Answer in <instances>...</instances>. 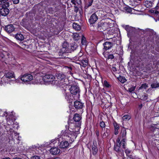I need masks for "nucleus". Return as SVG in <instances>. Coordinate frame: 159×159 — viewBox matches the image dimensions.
<instances>
[{
  "label": "nucleus",
  "mask_w": 159,
  "mask_h": 159,
  "mask_svg": "<svg viewBox=\"0 0 159 159\" xmlns=\"http://www.w3.org/2000/svg\"><path fill=\"white\" fill-rule=\"evenodd\" d=\"M71 121L72 120L69 121L68 126H66V128H68V129L61 131L62 137L66 139L69 140L70 143H71L74 141V139L77 136L76 132H78L80 129L79 127L78 126H75V123Z\"/></svg>",
  "instance_id": "1"
},
{
  "label": "nucleus",
  "mask_w": 159,
  "mask_h": 159,
  "mask_svg": "<svg viewBox=\"0 0 159 159\" xmlns=\"http://www.w3.org/2000/svg\"><path fill=\"white\" fill-rule=\"evenodd\" d=\"M15 122V120L7 118V123L8 126L6 127V129L10 133V136L9 137L10 141H12L14 143L15 139L16 138L17 141L16 143H19V137L18 136L19 134L15 132L14 129H15L16 125V128L18 129V125H17V123L16 122Z\"/></svg>",
  "instance_id": "2"
},
{
  "label": "nucleus",
  "mask_w": 159,
  "mask_h": 159,
  "mask_svg": "<svg viewBox=\"0 0 159 159\" xmlns=\"http://www.w3.org/2000/svg\"><path fill=\"white\" fill-rule=\"evenodd\" d=\"M8 0H2L0 1V15L2 16H7L9 12V9L7 8L9 6Z\"/></svg>",
  "instance_id": "3"
},
{
  "label": "nucleus",
  "mask_w": 159,
  "mask_h": 159,
  "mask_svg": "<svg viewBox=\"0 0 159 159\" xmlns=\"http://www.w3.org/2000/svg\"><path fill=\"white\" fill-rule=\"evenodd\" d=\"M63 47L62 48V52H60L59 53L60 56L61 54L60 58H67V53L71 52H73V50L71 48H70V46L66 42H65L63 43Z\"/></svg>",
  "instance_id": "4"
},
{
  "label": "nucleus",
  "mask_w": 159,
  "mask_h": 159,
  "mask_svg": "<svg viewBox=\"0 0 159 159\" xmlns=\"http://www.w3.org/2000/svg\"><path fill=\"white\" fill-rule=\"evenodd\" d=\"M56 78L52 75H46L43 77L44 83L46 85L51 84L53 85L57 84L58 81H55Z\"/></svg>",
  "instance_id": "5"
},
{
  "label": "nucleus",
  "mask_w": 159,
  "mask_h": 159,
  "mask_svg": "<svg viewBox=\"0 0 159 159\" xmlns=\"http://www.w3.org/2000/svg\"><path fill=\"white\" fill-rule=\"evenodd\" d=\"M55 78H56L55 81H57L58 82L57 84L55 85L58 86H61L63 87V85L66 84L65 81V75L62 73H57Z\"/></svg>",
  "instance_id": "6"
},
{
  "label": "nucleus",
  "mask_w": 159,
  "mask_h": 159,
  "mask_svg": "<svg viewBox=\"0 0 159 159\" xmlns=\"http://www.w3.org/2000/svg\"><path fill=\"white\" fill-rule=\"evenodd\" d=\"M71 93L74 96V97L76 99L79 98L80 97V89L79 87L75 85L72 86L70 89Z\"/></svg>",
  "instance_id": "7"
},
{
  "label": "nucleus",
  "mask_w": 159,
  "mask_h": 159,
  "mask_svg": "<svg viewBox=\"0 0 159 159\" xmlns=\"http://www.w3.org/2000/svg\"><path fill=\"white\" fill-rule=\"evenodd\" d=\"M20 79L21 80L23 83L29 84L30 81L33 80V77L30 74H25L20 76Z\"/></svg>",
  "instance_id": "8"
},
{
  "label": "nucleus",
  "mask_w": 159,
  "mask_h": 159,
  "mask_svg": "<svg viewBox=\"0 0 159 159\" xmlns=\"http://www.w3.org/2000/svg\"><path fill=\"white\" fill-rule=\"evenodd\" d=\"M63 139L66 140L64 137H62V133H61L60 134L58 135L57 138L52 140L50 141V142H49L48 143H47V144H46V145H47L48 144L51 143H52L53 144H55L57 142V141H58V143H60L61 140Z\"/></svg>",
  "instance_id": "9"
},
{
  "label": "nucleus",
  "mask_w": 159,
  "mask_h": 159,
  "mask_svg": "<svg viewBox=\"0 0 159 159\" xmlns=\"http://www.w3.org/2000/svg\"><path fill=\"white\" fill-rule=\"evenodd\" d=\"M123 27L128 32V35L129 34L133 33L135 32V29L129 25H123Z\"/></svg>",
  "instance_id": "10"
},
{
  "label": "nucleus",
  "mask_w": 159,
  "mask_h": 159,
  "mask_svg": "<svg viewBox=\"0 0 159 159\" xmlns=\"http://www.w3.org/2000/svg\"><path fill=\"white\" fill-rule=\"evenodd\" d=\"M61 140L60 142V144L59 145V147L61 148H67L69 145L68 142L66 140Z\"/></svg>",
  "instance_id": "11"
},
{
  "label": "nucleus",
  "mask_w": 159,
  "mask_h": 159,
  "mask_svg": "<svg viewBox=\"0 0 159 159\" xmlns=\"http://www.w3.org/2000/svg\"><path fill=\"white\" fill-rule=\"evenodd\" d=\"M98 17L96 13L93 14L89 20V21L90 24L94 23L98 20Z\"/></svg>",
  "instance_id": "12"
},
{
  "label": "nucleus",
  "mask_w": 159,
  "mask_h": 159,
  "mask_svg": "<svg viewBox=\"0 0 159 159\" xmlns=\"http://www.w3.org/2000/svg\"><path fill=\"white\" fill-rule=\"evenodd\" d=\"M104 48L106 50H108L111 49L113 45V43L110 41H106L103 44Z\"/></svg>",
  "instance_id": "13"
},
{
  "label": "nucleus",
  "mask_w": 159,
  "mask_h": 159,
  "mask_svg": "<svg viewBox=\"0 0 159 159\" xmlns=\"http://www.w3.org/2000/svg\"><path fill=\"white\" fill-rule=\"evenodd\" d=\"M60 152V150L57 147H53L50 150V152L53 155H56L59 154Z\"/></svg>",
  "instance_id": "14"
},
{
  "label": "nucleus",
  "mask_w": 159,
  "mask_h": 159,
  "mask_svg": "<svg viewBox=\"0 0 159 159\" xmlns=\"http://www.w3.org/2000/svg\"><path fill=\"white\" fill-rule=\"evenodd\" d=\"M117 144L114 147V150L117 152H121L120 141V139L118 138L116 140Z\"/></svg>",
  "instance_id": "15"
},
{
  "label": "nucleus",
  "mask_w": 159,
  "mask_h": 159,
  "mask_svg": "<svg viewBox=\"0 0 159 159\" xmlns=\"http://www.w3.org/2000/svg\"><path fill=\"white\" fill-rule=\"evenodd\" d=\"M5 30L8 33H10L15 30V28L12 25H9L6 26Z\"/></svg>",
  "instance_id": "16"
},
{
  "label": "nucleus",
  "mask_w": 159,
  "mask_h": 159,
  "mask_svg": "<svg viewBox=\"0 0 159 159\" xmlns=\"http://www.w3.org/2000/svg\"><path fill=\"white\" fill-rule=\"evenodd\" d=\"M74 106L76 109H81L83 107V104L79 101H76L74 102Z\"/></svg>",
  "instance_id": "17"
},
{
  "label": "nucleus",
  "mask_w": 159,
  "mask_h": 159,
  "mask_svg": "<svg viewBox=\"0 0 159 159\" xmlns=\"http://www.w3.org/2000/svg\"><path fill=\"white\" fill-rule=\"evenodd\" d=\"M97 144L96 143L93 142V145L92 147V153L93 155H95L97 153L98 149L97 147Z\"/></svg>",
  "instance_id": "18"
},
{
  "label": "nucleus",
  "mask_w": 159,
  "mask_h": 159,
  "mask_svg": "<svg viewBox=\"0 0 159 159\" xmlns=\"http://www.w3.org/2000/svg\"><path fill=\"white\" fill-rule=\"evenodd\" d=\"M4 77L8 79L13 78L15 77L14 74L12 71L8 72L5 73Z\"/></svg>",
  "instance_id": "19"
},
{
  "label": "nucleus",
  "mask_w": 159,
  "mask_h": 159,
  "mask_svg": "<svg viewBox=\"0 0 159 159\" xmlns=\"http://www.w3.org/2000/svg\"><path fill=\"white\" fill-rule=\"evenodd\" d=\"M80 62L78 63L81 66L85 67L88 64V61L87 59H81V60L79 61Z\"/></svg>",
  "instance_id": "20"
},
{
  "label": "nucleus",
  "mask_w": 159,
  "mask_h": 159,
  "mask_svg": "<svg viewBox=\"0 0 159 159\" xmlns=\"http://www.w3.org/2000/svg\"><path fill=\"white\" fill-rule=\"evenodd\" d=\"M82 35L81 33H74L73 34L72 37L73 39L76 40L79 39L80 37L82 36Z\"/></svg>",
  "instance_id": "21"
},
{
  "label": "nucleus",
  "mask_w": 159,
  "mask_h": 159,
  "mask_svg": "<svg viewBox=\"0 0 159 159\" xmlns=\"http://www.w3.org/2000/svg\"><path fill=\"white\" fill-rule=\"evenodd\" d=\"M15 38L17 40L22 41L24 40V37L22 34L20 33H17L15 35Z\"/></svg>",
  "instance_id": "22"
},
{
  "label": "nucleus",
  "mask_w": 159,
  "mask_h": 159,
  "mask_svg": "<svg viewBox=\"0 0 159 159\" xmlns=\"http://www.w3.org/2000/svg\"><path fill=\"white\" fill-rule=\"evenodd\" d=\"M144 3L145 6L147 8L152 7L153 2L151 1L147 0L145 1Z\"/></svg>",
  "instance_id": "23"
},
{
  "label": "nucleus",
  "mask_w": 159,
  "mask_h": 159,
  "mask_svg": "<svg viewBox=\"0 0 159 159\" xmlns=\"http://www.w3.org/2000/svg\"><path fill=\"white\" fill-rule=\"evenodd\" d=\"M126 132L125 130L123 129L121 130V132L120 134V139H126Z\"/></svg>",
  "instance_id": "24"
},
{
  "label": "nucleus",
  "mask_w": 159,
  "mask_h": 159,
  "mask_svg": "<svg viewBox=\"0 0 159 159\" xmlns=\"http://www.w3.org/2000/svg\"><path fill=\"white\" fill-rule=\"evenodd\" d=\"M73 119L74 121L76 122H79L81 119V118L79 114H76L74 116Z\"/></svg>",
  "instance_id": "25"
},
{
  "label": "nucleus",
  "mask_w": 159,
  "mask_h": 159,
  "mask_svg": "<svg viewBox=\"0 0 159 159\" xmlns=\"http://www.w3.org/2000/svg\"><path fill=\"white\" fill-rule=\"evenodd\" d=\"M126 140L125 138L121 140V141L120 142L121 143V147L123 148L124 149L125 148V146L126 144Z\"/></svg>",
  "instance_id": "26"
},
{
  "label": "nucleus",
  "mask_w": 159,
  "mask_h": 159,
  "mask_svg": "<svg viewBox=\"0 0 159 159\" xmlns=\"http://www.w3.org/2000/svg\"><path fill=\"white\" fill-rule=\"evenodd\" d=\"M65 98L67 100L70 102V99H72L73 97H71L69 93H66L65 94Z\"/></svg>",
  "instance_id": "27"
},
{
  "label": "nucleus",
  "mask_w": 159,
  "mask_h": 159,
  "mask_svg": "<svg viewBox=\"0 0 159 159\" xmlns=\"http://www.w3.org/2000/svg\"><path fill=\"white\" fill-rule=\"evenodd\" d=\"M5 53L6 54V55L8 57V61H12L13 60H14V58L13 57L11 54L7 52H5Z\"/></svg>",
  "instance_id": "28"
},
{
  "label": "nucleus",
  "mask_w": 159,
  "mask_h": 159,
  "mask_svg": "<svg viewBox=\"0 0 159 159\" xmlns=\"http://www.w3.org/2000/svg\"><path fill=\"white\" fill-rule=\"evenodd\" d=\"M20 80V79H15V80H9L8 82V83L10 84H14L15 83H18L19 82V81Z\"/></svg>",
  "instance_id": "29"
},
{
  "label": "nucleus",
  "mask_w": 159,
  "mask_h": 159,
  "mask_svg": "<svg viewBox=\"0 0 159 159\" xmlns=\"http://www.w3.org/2000/svg\"><path fill=\"white\" fill-rule=\"evenodd\" d=\"M73 27L75 30L79 31L80 30V26L76 23H74L73 24Z\"/></svg>",
  "instance_id": "30"
},
{
  "label": "nucleus",
  "mask_w": 159,
  "mask_h": 159,
  "mask_svg": "<svg viewBox=\"0 0 159 159\" xmlns=\"http://www.w3.org/2000/svg\"><path fill=\"white\" fill-rule=\"evenodd\" d=\"M148 87V86L147 84H142L141 86L138 89V90L142 91L144 89H146Z\"/></svg>",
  "instance_id": "31"
},
{
  "label": "nucleus",
  "mask_w": 159,
  "mask_h": 159,
  "mask_svg": "<svg viewBox=\"0 0 159 159\" xmlns=\"http://www.w3.org/2000/svg\"><path fill=\"white\" fill-rule=\"evenodd\" d=\"M83 55V53L80 51V52L79 53L78 55L76 56L75 57L76 58L75 59H78V60L79 61H80L81 60V59H82V57Z\"/></svg>",
  "instance_id": "32"
},
{
  "label": "nucleus",
  "mask_w": 159,
  "mask_h": 159,
  "mask_svg": "<svg viewBox=\"0 0 159 159\" xmlns=\"http://www.w3.org/2000/svg\"><path fill=\"white\" fill-rule=\"evenodd\" d=\"M102 84L104 87L105 88H109L111 87V85L106 80L102 82Z\"/></svg>",
  "instance_id": "33"
},
{
  "label": "nucleus",
  "mask_w": 159,
  "mask_h": 159,
  "mask_svg": "<svg viewBox=\"0 0 159 159\" xmlns=\"http://www.w3.org/2000/svg\"><path fill=\"white\" fill-rule=\"evenodd\" d=\"M131 118L130 116L128 114L124 115L122 117L123 120L127 121L129 120Z\"/></svg>",
  "instance_id": "34"
},
{
  "label": "nucleus",
  "mask_w": 159,
  "mask_h": 159,
  "mask_svg": "<svg viewBox=\"0 0 159 159\" xmlns=\"http://www.w3.org/2000/svg\"><path fill=\"white\" fill-rule=\"evenodd\" d=\"M70 48H72L73 51L75 50L77 48V45L75 43H73L70 44Z\"/></svg>",
  "instance_id": "35"
},
{
  "label": "nucleus",
  "mask_w": 159,
  "mask_h": 159,
  "mask_svg": "<svg viewBox=\"0 0 159 159\" xmlns=\"http://www.w3.org/2000/svg\"><path fill=\"white\" fill-rule=\"evenodd\" d=\"M81 37H82L81 39V44L82 45H85L87 43L86 38L83 35Z\"/></svg>",
  "instance_id": "36"
},
{
  "label": "nucleus",
  "mask_w": 159,
  "mask_h": 159,
  "mask_svg": "<svg viewBox=\"0 0 159 159\" xmlns=\"http://www.w3.org/2000/svg\"><path fill=\"white\" fill-rule=\"evenodd\" d=\"M71 2L75 5H80L81 3L80 0H71Z\"/></svg>",
  "instance_id": "37"
},
{
  "label": "nucleus",
  "mask_w": 159,
  "mask_h": 159,
  "mask_svg": "<svg viewBox=\"0 0 159 159\" xmlns=\"http://www.w3.org/2000/svg\"><path fill=\"white\" fill-rule=\"evenodd\" d=\"M151 86L152 88H156L159 87V83H157V82H154L151 84Z\"/></svg>",
  "instance_id": "38"
},
{
  "label": "nucleus",
  "mask_w": 159,
  "mask_h": 159,
  "mask_svg": "<svg viewBox=\"0 0 159 159\" xmlns=\"http://www.w3.org/2000/svg\"><path fill=\"white\" fill-rule=\"evenodd\" d=\"M103 12L102 11L100 10L96 11L95 13H96L97 15V14L99 16L101 17L104 16L103 14Z\"/></svg>",
  "instance_id": "39"
},
{
  "label": "nucleus",
  "mask_w": 159,
  "mask_h": 159,
  "mask_svg": "<svg viewBox=\"0 0 159 159\" xmlns=\"http://www.w3.org/2000/svg\"><path fill=\"white\" fill-rule=\"evenodd\" d=\"M118 79L122 83H124L126 81L125 78L123 76H120V77L118 78Z\"/></svg>",
  "instance_id": "40"
},
{
  "label": "nucleus",
  "mask_w": 159,
  "mask_h": 159,
  "mask_svg": "<svg viewBox=\"0 0 159 159\" xmlns=\"http://www.w3.org/2000/svg\"><path fill=\"white\" fill-rule=\"evenodd\" d=\"M148 95L146 93H143V94L142 95L141 97V98L142 100L144 101L147 100L148 98Z\"/></svg>",
  "instance_id": "41"
},
{
  "label": "nucleus",
  "mask_w": 159,
  "mask_h": 159,
  "mask_svg": "<svg viewBox=\"0 0 159 159\" xmlns=\"http://www.w3.org/2000/svg\"><path fill=\"white\" fill-rule=\"evenodd\" d=\"M93 1L89 2L88 3H86L85 4V8L87 9L89 7L91 6L93 3Z\"/></svg>",
  "instance_id": "42"
},
{
  "label": "nucleus",
  "mask_w": 159,
  "mask_h": 159,
  "mask_svg": "<svg viewBox=\"0 0 159 159\" xmlns=\"http://www.w3.org/2000/svg\"><path fill=\"white\" fill-rule=\"evenodd\" d=\"M113 124L114 127V129H119V126L116 122H114Z\"/></svg>",
  "instance_id": "43"
},
{
  "label": "nucleus",
  "mask_w": 159,
  "mask_h": 159,
  "mask_svg": "<svg viewBox=\"0 0 159 159\" xmlns=\"http://www.w3.org/2000/svg\"><path fill=\"white\" fill-rule=\"evenodd\" d=\"M133 9L132 8L130 7H128L126 8V11L128 12L129 13H132V11Z\"/></svg>",
  "instance_id": "44"
},
{
  "label": "nucleus",
  "mask_w": 159,
  "mask_h": 159,
  "mask_svg": "<svg viewBox=\"0 0 159 159\" xmlns=\"http://www.w3.org/2000/svg\"><path fill=\"white\" fill-rule=\"evenodd\" d=\"M135 89V87L134 86L131 87L128 89V90L130 92H132L134 91Z\"/></svg>",
  "instance_id": "45"
},
{
  "label": "nucleus",
  "mask_w": 159,
  "mask_h": 159,
  "mask_svg": "<svg viewBox=\"0 0 159 159\" xmlns=\"http://www.w3.org/2000/svg\"><path fill=\"white\" fill-rule=\"evenodd\" d=\"M100 125L102 128H104L105 127V125L104 122L103 121L100 122Z\"/></svg>",
  "instance_id": "46"
},
{
  "label": "nucleus",
  "mask_w": 159,
  "mask_h": 159,
  "mask_svg": "<svg viewBox=\"0 0 159 159\" xmlns=\"http://www.w3.org/2000/svg\"><path fill=\"white\" fill-rule=\"evenodd\" d=\"M131 151L128 149H126L125 150V152L127 156H129V154L130 153Z\"/></svg>",
  "instance_id": "47"
},
{
  "label": "nucleus",
  "mask_w": 159,
  "mask_h": 159,
  "mask_svg": "<svg viewBox=\"0 0 159 159\" xmlns=\"http://www.w3.org/2000/svg\"><path fill=\"white\" fill-rule=\"evenodd\" d=\"M114 56H113V54H109L107 58L108 59H112L114 58Z\"/></svg>",
  "instance_id": "48"
},
{
  "label": "nucleus",
  "mask_w": 159,
  "mask_h": 159,
  "mask_svg": "<svg viewBox=\"0 0 159 159\" xmlns=\"http://www.w3.org/2000/svg\"><path fill=\"white\" fill-rule=\"evenodd\" d=\"M31 159H40V158L38 156H34L31 157Z\"/></svg>",
  "instance_id": "49"
},
{
  "label": "nucleus",
  "mask_w": 159,
  "mask_h": 159,
  "mask_svg": "<svg viewBox=\"0 0 159 159\" xmlns=\"http://www.w3.org/2000/svg\"><path fill=\"white\" fill-rule=\"evenodd\" d=\"M20 0H13V2L15 4H17L19 2Z\"/></svg>",
  "instance_id": "50"
},
{
  "label": "nucleus",
  "mask_w": 159,
  "mask_h": 159,
  "mask_svg": "<svg viewBox=\"0 0 159 159\" xmlns=\"http://www.w3.org/2000/svg\"><path fill=\"white\" fill-rule=\"evenodd\" d=\"M118 130L119 129H114V134L115 135H117L118 134V133H119V132L118 131Z\"/></svg>",
  "instance_id": "51"
},
{
  "label": "nucleus",
  "mask_w": 159,
  "mask_h": 159,
  "mask_svg": "<svg viewBox=\"0 0 159 159\" xmlns=\"http://www.w3.org/2000/svg\"><path fill=\"white\" fill-rule=\"evenodd\" d=\"M112 70L114 72H115L117 70L116 68L115 67H112Z\"/></svg>",
  "instance_id": "52"
},
{
  "label": "nucleus",
  "mask_w": 159,
  "mask_h": 159,
  "mask_svg": "<svg viewBox=\"0 0 159 159\" xmlns=\"http://www.w3.org/2000/svg\"><path fill=\"white\" fill-rule=\"evenodd\" d=\"M5 57V55L3 54H2L0 55V57L2 58H3Z\"/></svg>",
  "instance_id": "53"
},
{
  "label": "nucleus",
  "mask_w": 159,
  "mask_h": 159,
  "mask_svg": "<svg viewBox=\"0 0 159 159\" xmlns=\"http://www.w3.org/2000/svg\"><path fill=\"white\" fill-rule=\"evenodd\" d=\"M96 133L97 136L98 137L99 136V132L98 130H97L96 131Z\"/></svg>",
  "instance_id": "54"
},
{
  "label": "nucleus",
  "mask_w": 159,
  "mask_h": 159,
  "mask_svg": "<svg viewBox=\"0 0 159 159\" xmlns=\"http://www.w3.org/2000/svg\"><path fill=\"white\" fill-rule=\"evenodd\" d=\"M153 12H154V13L155 14V15H157L159 13L158 11L156 10L154 12V11Z\"/></svg>",
  "instance_id": "55"
},
{
  "label": "nucleus",
  "mask_w": 159,
  "mask_h": 159,
  "mask_svg": "<svg viewBox=\"0 0 159 159\" xmlns=\"http://www.w3.org/2000/svg\"><path fill=\"white\" fill-rule=\"evenodd\" d=\"M47 159H60V158L57 157H56V158H47Z\"/></svg>",
  "instance_id": "56"
},
{
  "label": "nucleus",
  "mask_w": 159,
  "mask_h": 159,
  "mask_svg": "<svg viewBox=\"0 0 159 159\" xmlns=\"http://www.w3.org/2000/svg\"><path fill=\"white\" fill-rule=\"evenodd\" d=\"M12 159H21V158H20L16 157V158H13Z\"/></svg>",
  "instance_id": "57"
},
{
  "label": "nucleus",
  "mask_w": 159,
  "mask_h": 159,
  "mask_svg": "<svg viewBox=\"0 0 159 159\" xmlns=\"http://www.w3.org/2000/svg\"><path fill=\"white\" fill-rule=\"evenodd\" d=\"M138 30H141L143 32H144V30H141V29H138Z\"/></svg>",
  "instance_id": "58"
},
{
  "label": "nucleus",
  "mask_w": 159,
  "mask_h": 159,
  "mask_svg": "<svg viewBox=\"0 0 159 159\" xmlns=\"http://www.w3.org/2000/svg\"><path fill=\"white\" fill-rule=\"evenodd\" d=\"M40 81H39L38 80H37V82L38 83H40Z\"/></svg>",
  "instance_id": "59"
},
{
  "label": "nucleus",
  "mask_w": 159,
  "mask_h": 159,
  "mask_svg": "<svg viewBox=\"0 0 159 159\" xmlns=\"http://www.w3.org/2000/svg\"><path fill=\"white\" fill-rule=\"evenodd\" d=\"M112 39L111 38H110V39H108V40L110 41H111Z\"/></svg>",
  "instance_id": "60"
},
{
  "label": "nucleus",
  "mask_w": 159,
  "mask_h": 159,
  "mask_svg": "<svg viewBox=\"0 0 159 159\" xmlns=\"http://www.w3.org/2000/svg\"><path fill=\"white\" fill-rule=\"evenodd\" d=\"M139 106L140 108H141L142 107V105H139Z\"/></svg>",
  "instance_id": "61"
},
{
  "label": "nucleus",
  "mask_w": 159,
  "mask_h": 159,
  "mask_svg": "<svg viewBox=\"0 0 159 159\" xmlns=\"http://www.w3.org/2000/svg\"><path fill=\"white\" fill-rule=\"evenodd\" d=\"M115 38H114V40H115Z\"/></svg>",
  "instance_id": "62"
}]
</instances>
